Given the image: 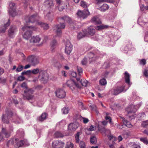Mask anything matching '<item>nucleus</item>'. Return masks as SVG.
Wrapping results in <instances>:
<instances>
[{"instance_id":"5701e85b","label":"nucleus","mask_w":148,"mask_h":148,"mask_svg":"<svg viewBox=\"0 0 148 148\" xmlns=\"http://www.w3.org/2000/svg\"><path fill=\"white\" fill-rule=\"evenodd\" d=\"M90 22L95 24H100L102 23L100 19L97 16L93 17L91 19Z\"/></svg>"},{"instance_id":"20e7f679","label":"nucleus","mask_w":148,"mask_h":148,"mask_svg":"<svg viewBox=\"0 0 148 148\" xmlns=\"http://www.w3.org/2000/svg\"><path fill=\"white\" fill-rule=\"evenodd\" d=\"M30 28L34 30H36L37 29L36 27L32 26H28L25 25L22 27V29L23 31L27 30L23 35V38L26 40H28L31 37L32 35V31L30 30Z\"/></svg>"},{"instance_id":"49530a36","label":"nucleus","mask_w":148,"mask_h":148,"mask_svg":"<svg viewBox=\"0 0 148 148\" xmlns=\"http://www.w3.org/2000/svg\"><path fill=\"white\" fill-rule=\"evenodd\" d=\"M14 144V140L12 139L9 140L7 142L6 144L7 146L8 147L10 146L13 145Z\"/></svg>"},{"instance_id":"79ce46f5","label":"nucleus","mask_w":148,"mask_h":148,"mask_svg":"<svg viewBox=\"0 0 148 148\" xmlns=\"http://www.w3.org/2000/svg\"><path fill=\"white\" fill-rule=\"evenodd\" d=\"M78 74H77L76 72V73L78 77H81V75L83 71L82 68L80 67H77Z\"/></svg>"},{"instance_id":"3c124183","label":"nucleus","mask_w":148,"mask_h":148,"mask_svg":"<svg viewBox=\"0 0 148 148\" xmlns=\"http://www.w3.org/2000/svg\"><path fill=\"white\" fill-rule=\"evenodd\" d=\"M99 83L101 85L103 86L106 85L107 84V82L106 79H105L103 78L100 80Z\"/></svg>"},{"instance_id":"f257e3e1","label":"nucleus","mask_w":148,"mask_h":148,"mask_svg":"<svg viewBox=\"0 0 148 148\" xmlns=\"http://www.w3.org/2000/svg\"><path fill=\"white\" fill-rule=\"evenodd\" d=\"M125 82L128 86V88L125 89V84H124L122 86H119L113 88L111 90L112 94L115 95H117L122 92H125L130 87L132 83L130 82V75L126 71L124 73Z\"/></svg>"},{"instance_id":"1a4fd4ad","label":"nucleus","mask_w":148,"mask_h":148,"mask_svg":"<svg viewBox=\"0 0 148 148\" xmlns=\"http://www.w3.org/2000/svg\"><path fill=\"white\" fill-rule=\"evenodd\" d=\"M65 27V25L64 23H60V24L55 25L53 27V29L56 33L57 36L59 37L62 34L61 29H64Z\"/></svg>"},{"instance_id":"c85d7f7f","label":"nucleus","mask_w":148,"mask_h":148,"mask_svg":"<svg viewBox=\"0 0 148 148\" xmlns=\"http://www.w3.org/2000/svg\"><path fill=\"white\" fill-rule=\"evenodd\" d=\"M121 118L123 119V124L126 127L129 128H131L132 126L130 122L128 121L126 119L124 118L123 117H121Z\"/></svg>"},{"instance_id":"603ef678","label":"nucleus","mask_w":148,"mask_h":148,"mask_svg":"<svg viewBox=\"0 0 148 148\" xmlns=\"http://www.w3.org/2000/svg\"><path fill=\"white\" fill-rule=\"evenodd\" d=\"M69 109L68 108H64L62 110V111L63 114H66L69 112Z\"/></svg>"},{"instance_id":"f3484780","label":"nucleus","mask_w":148,"mask_h":148,"mask_svg":"<svg viewBox=\"0 0 148 148\" xmlns=\"http://www.w3.org/2000/svg\"><path fill=\"white\" fill-rule=\"evenodd\" d=\"M125 47H124V49L123 47L121 49L123 52L127 53L130 51V49L131 47L132 42L129 40H126L125 42Z\"/></svg>"},{"instance_id":"69168bd1","label":"nucleus","mask_w":148,"mask_h":148,"mask_svg":"<svg viewBox=\"0 0 148 148\" xmlns=\"http://www.w3.org/2000/svg\"><path fill=\"white\" fill-rule=\"evenodd\" d=\"M146 64V60L144 59L140 60V64L141 65H144Z\"/></svg>"},{"instance_id":"6ab92c4d","label":"nucleus","mask_w":148,"mask_h":148,"mask_svg":"<svg viewBox=\"0 0 148 148\" xmlns=\"http://www.w3.org/2000/svg\"><path fill=\"white\" fill-rule=\"evenodd\" d=\"M56 96L59 98H64L66 96V92L63 89H58L55 92Z\"/></svg>"},{"instance_id":"9b49d317","label":"nucleus","mask_w":148,"mask_h":148,"mask_svg":"<svg viewBox=\"0 0 148 148\" xmlns=\"http://www.w3.org/2000/svg\"><path fill=\"white\" fill-rule=\"evenodd\" d=\"M70 74V79L67 81L66 84L67 86L69 87L72 90H73L74 89V77L73 75H74V72L73 71H70L69 72Z\"/></svg>"},{"instance_id":"052dcab7","label":"nucleus","mask_w":148,"mask_h":148,"mask_svg":"<svg viewBox=\"0 0 148 148\" xmlns=\"http://www.w3.org/2000/svg\"><path fill=\"white\" fill-rule=\"evenodd\" d=\"M79 145L80 148H86V145L85 143L82 141H80Z\"/></svg>"},{"instance_id":"2f4dec72","label":"nucleus","mask_w":148,"mask_h":148,"mask_svg":"<svg viewBox=\"0 0 148 148\" xmlns=\"http://www.w3.org/2000/svg\"><path fill=\"white\" fill-rule=\"evenodd\" d=\"M37 23L38 25H40L43 27L44 29H47L49 28V26L48 24L42 22H37Z\"/></svg>"},{"instance_id":"6e6d98bb","label":"nucleus","mask_w":148,"mask_h":148,"mask_svg":"<svg viewBox=\"0 0 148 148\" xmlns=\"http://www.w3.org/2000/svg\"><path fill=\"white\" fill-rule=\"evenodd\" d=\"M41 70L40 69L38 68L34 69L32 71V73L34 74H36L38 73H39Z\"/></svg>"},{"instance_id":"39448f33","label":"nucleus","mask_w":148,"mask_h":148,"mask_svg":"<svg viewBox=\"0 0 148 148\" xmlns=\"http://www.w3.org/2000/svg\"><path fill=\"white\" fill-rule=\"evenodd\" d=\"M120 37L119 35H117L111 34L109 36V39H108L107 45L108 47H112L114 46L115 44V42L117 41Z\"/></svg>"},{"instance_id":"9d476101","label":"nucleus","mask_w":148,"mask_h":148,"mask_svg":"<svg viewBox=\"0 0 148 148\" xmlns=\"http://www.w3.org/2000/svg\"><path fill=\"white\" fill-rule=\"evenodd\" d=\"M90 14V13L88 9L84 10L83 11L79 10L77 13L78 17L82 19L87 18Z\"/></svg>"},{"instance_id":"423d86ee","label":"nucleus","mask_w":148,"mask_h":148,"mask_svg":"<svg viewBox=\"0 0 148 148\" xmlns=\"http://www.w3.org/2000/svg\"><path fill=\"white\" fill-rule=\"evenodd\" d=\"M14 141L15 143L14 145L15 148H18L23 146L25 147L29 145V143L28 142L27 140L25 139L19 140L18 138H16Z\"/></svg>"},{"instance_id":"e2e57ef3","label":"nucleus","mask_w":148,"mask_h":148,"mask_svg":"<svg viewBox=\"0 0 148 148\" xmlns=\"http://www.w3.org/2000/svg\"><path fill=\"white\" fill-rule=\"evenodd\" d=\"M144 40L145 42L148 43V31L146 32L145 33Z\"/></svg>"},{"instance_id":"c03bdc74","label":"nucleus","mask_w":148,"mask_h":148,"mask_svg":"<svg viewBox=\"0 0 148 148\" xmlns=\"http://www.w3.org/2000/svg\"><path fill=\"white\" fill-rule=\"evenodd\" d=\"M54 136L56 138H62L64 136L62 133L58 131L56 132L55 133Z\"/></svg>"},{"instance_id":"7ed1b4c3","label":"nucleus","mask_w":148,"mask_h":148,"mask_svg":"<svg viewBox=\"0 0 148 148\" xmlns=\"http://www.w3.org/2000/svg\"><path fill=\"white\" fill-rule=\"evenodd\" d=\"M102 55L97 49H95L93 51L89 53L87 55L90 63L96 60L99 58L102 57Z\"/></svg>"},{"instance_id":"4d7b16f0","label":"nucleus","mask_w":148,"mask_h":148,"mask_svg":"<svg viewBox=\"0 0 148 148\" xmlns=\"http://www.w3.org/2000/svg\"><path fill=\"white\" fill-rule=\"evenodd\" d=\"M81 117H82L79 114V113L76 114L75 115V120H79L80 121H81Z\"/></svg>"},{"instance_id":"5fc2aeb1","label":"nucleus","mask_w":148,"mask_h":148,"mask_svg":"<svg viewBox=\"0 0 148 148\" xmlns=\"http://www.w3.org/2000/svg\"><path fill=\"white\" fill-rule=\"evenodd\" d=\"M108 113H106V116L105 117V118L106 120H108V121L109 123L111 124L112 123V119L110 117L108 116Z\"/></svg>"},{"instance_id":"8fccbe9b","label":"nucleus","mask_w":148,"mask_h":148,"mask_svg":"<svg viewBox=\"0 0 148 148\" xmlns=\"http://www.w3.org/2000/svg\"><path fill=\"white\" fill-rule=\"evenodd\" d=\"M80 4L81 6L84 8H86L89 6V5L83 1H81Z\"/></svg>"},{"instance_id":"c9c22d12","label":"nucleus","mask_w":148,"mask_h":148,"mask_svg":"<svg viewBox=\"0 0 148 148\" xmlns=\"http://www.w3.org/2000/svg\"><path fill=\"white\" fill-rule=\"evenodd\" d=\"M1 132L3 134H4L6 138L9 137L10 136V134L6 130V129L3 127L2 129Z\"/></svg>"},{"instance_id":"6e6552de","label":"nucleus","mask_w":148,"mask_h":148,"mask_svg":"<svg viewBox=\"0 0 148 148\" xmlns=\"http://www.w3.org/2000/svg\"><path fill=\"white\" fill-rule=\"evenodd\" d=\"M75 78L76 79L77 83L75 82V86L77 88H81V86L80 84L84 86H86L87 85L88 82L86 79H81V77H78L75 72Z\"/></svg>"},{"instance_id":"412c9836","label":"nucleus","mask_w":148,"mask_h":148,"mask_svg":"<svg viewBox=\"0 0 148 148\" xmlns=\"http://www.w3.org/2000/svg\"><path fill=\"white\" fill-rule=\"evenodd\" d=\"M72 49V46L70 42L68 41L66 45V47L65 49V52L66 54H69Z\"/></svg>"},{"instance_id":"0eeeda50","label":"nucleus","mask_w":148,"mask_h":148,"mask_svg":"<svg viewBox=\"0 0 148 148\" xmlns=\"http://www.w3.org/2000/svg\"><path fill=\"white\" fill-rule=\"evenodd\" d=\"M38 16L37 13L31 16H28L26 17L24 21V23L25 25H28L29 23H34L35 21L36 22V24L38 25L37 23V22H38L36 20L38 18Z\"/></svg>"},{"instance_id":"4c0bfd02","label":"nucleus","mask_w":148,"mask_h":148,"mask_svg":"<svg viewBox=\"0 0 148 148\" xmlns=\"http://www.w3.org/2000/svg\"><path fill=\"white\" fill-rule=\"evenodd\" d=\"M109 8L108 5L106 4H103L100 8V10L102 12H104Z\"/></svg>"},{"instance_id":"a878e982","label":"nucleus","mask_w":148,"mask_h":148,"mask_svg":"<svg viewBox=\"0 0 148 148\" xmlns=\"http://www.w3.org/2000/svg\"><path fill=\"white\" fill-rule=\"evenodd\" d=\"M41 38L38 36H33L30 40V42L33 43L39 42L40 41Z\"/></svg>"},{"instance_id":"bf43d9fd","label":"nucleus","mask_w":148,"mask_h":148,"mask_svg":"<svg viewBox=\"0 0 148 148\" xmlns=\"http://www.w3.org/2000/svg\"><path fill=\"white\" fill-rule=\"evenodd\" d=\"M73 145L71 142H68L66 145L65 148H73Z\"/></svg>"},{"instance_id":"de8ad7c7","label":"nucleus","mask_w":148,"mask_h":148,"mask_svg":"<svg viewBox=\"0 0 148 148\" xmlns=\"http://www.w3.org/2000/svg\"><path fill=\"white\" fill-rule=\"evenodd\" d=\"M86 34L85 33H83L81 32L79 33L78 34L77 36V38L79 39H80L86 36Z\"/></svg>"},{"instance_id":"a19ab883","label":"nucleus","mask_w":148,"mask_h":148,"mask_svg":"<svg viewBox=\"0 0 148 148\" xmlns=\"http://www.w3.org/2000/svg\"><path fill=\"white\" fill-rule=\"evenodd\" d=\"M56 3L59 5L58 10L60 11L63 10V9L64 8V7L63 6H61V0H56Z\"/></svg>"},{"instance_id":"37998d69","label":"nucleus","mask_w":148,"mask_h":148,"mask_svg":"<svg viewBox=\"0 0 148 148\" xmlns=\"http://www.w3.org/2000/svg\"><path fill=\"white\" fill-rule=\"evenodd\" d=\"M17 135L18 136H20L23 137L24 135V131L23 129H20L17 131Z\"/></svg>"},{"instance_id":"338daca9","label":"nucleus","mask_w":148,"mask_h":148,"mask_svg":"<svg viewBox=\"0 0 148 148\" xmlns=\"http://www.w3.org/2000/svg\"><path fill=\"white\" fill-rule=\"evenodd\" d=\"M87 59L85 57L83 60L82 61V64L83 65H85L87 63Z\"/></svg>"},{"instance_id":"7c9ffc66","label":"nucleus","mask_w":148,"mask_h":148,"mask_svg":"<svg viewBox=\"0 0 148 148\" xmlns=\"http://www.w3.org/2000/svg\"><path fill=\"white\" fill-rule=\"evenodd\" d=\"M60 20L62 21H64L65 23L67 22L70 24L71 23V19L68 16H65L60 18Z\"/></svg>"},{"instance_id":"f03ea898","label":"nucleus","mask_w":148,"mask_h":148,"mask_svg":"<svg viewBox=\"0 0 148 148\" xmlns=\"http://www.w3.org/2000/svg\"><path fill=\"white\" fill-rule=\"evenodd\" d=\"M142 104L141 102H140L136 106L133 104L130 105L125 108V111L127 112L128 116L130 119H132L135 118L136 116L135 113L141 106Z\"/></svg>"},{"instance_id":"473e14b6","label":"nucleus","mask_w":148,"mask_h":148,"mask_svg":"<svg viewBox=\"0 0 148 148\" xmlns=\"http://www.w3.org/2000/svg\"><path fill=\"white\" fill-rule=\"evenodd\" d=\"M13 117L14 119H13L12 121L16 124L20 123L22 122V120L18 116L16 115Z\"/></svg>"},{"instance_id":"ddd939ff","label":"nucleus","mask_w":148,"mask_h":148,"mask_svg":"<svg viewBox=\"0 0 148 148\" xmlns=\"http://www.w3.org/2000/svg\"><path fill=\"white\" fill-rule=\"evenodd\" d=\"M39 77L44 83L47 82L48 78V75L45 71L41 70L39 75Z\"/></svg>"},{"instance_id":"864d4df0","label":"nucleus","mask_w":148,"mask_h":148,"mask_svg":"<svg viewBox=\"0 0 148 148\" xmlns=\"http://www.w3.org/2000/svg\"><path fill=\"white\" fill-rule=\"evenodd\" d=\"M108 113H106V116L105 117V118L106 120H108V121L109 123L111 124L112 123V119L110 117L108 116Z\"/></svg>"},{"instance_id":"774afa93","label":"nucleus","mask_w":148,"mask_h":148,"mask_svg":"<svg viewBox=\"0 0 148 148\" xmlns=\"http://www.w3.org/2000/svg\"><path fill=\"white\" fill-rule=\"evenodd\" d=\"M143 75L145 77H148V70L147 69H145L143 72Z\"/></svg>"},{"instance_id":"4468645a","label":"nucleus","mask_w":148,"mask_h":148,"mask_svg":"<svg viewBox=\"0 0 148 148\" xmlns=\"http://www.w3.org/2000/svg\"><path fill=\"white\" fill-rule=\"evenodd\" d=\"M12 115V113L10 111L8 110L5 111V113L3 114L2 119V121L5 123H9L8 120Z\"/></svg>"},{"instance_id":"4be33fe9","label":"nucleus","mask_w":148,"mask_h":148,"mask_svg":"<svg viewBox=\"0 0 148 148\" xmlns=\"http://www.w3.org/2000/svg\"><path fill=\"white\" fill-rule=\"evenodd\" d=\"M10 24V20L9 19L7 23L5 24L4 25H1L0 27V33H4Z\"/></svg>"},{"instance_id":"58836bf2","label":"nucleus","mask_w":148,"mask_h":148,"mask_svg":"<svg viewBox=\"0 0 148 148\" xmlns=\"http://www.w3.org/2000/svg\"><path fill=\"white\" fill-rule=\"evenodd\" d=\"M82 134L81 132H78L75 135V142L77 143H79V137L80 135Z\"/></svg>"},{"instance_id":"b1692460","label":"nucleus","mask_w":148,"mask_h":148,"mask_svg":"<svg viewBox=\"0 0 148 148\" xmlns=\"http://www.w3.org/2000/svg\"><path fill=\"white\" fill-rule=\"evenodd\" d=\"M87 34H88L89 35L92 36L95 33V27L93 26H90L88 27L87 29Z\"/></svg>"},{"instance_id":"2eb2a0df","label":"nucleus","mask_w":148,"mask_h":148,"mask_svg":"<svg viewBox=\"0 0 148 148\" xmlns=\"http://www.w3.org/2000/svg\"><path fill=\"white\" fill-rule=\"evenodd\" d=\"M34 91L31 89H29L24 91V94L23 95L24 99L29 100L32 99L33 96L32 95Z\"/></svg>"},{"instance_id":"13d9d810","label":"nucleus","mask_w":148,"mask_h":148,"mask_svg":"<svg viewBox=\"0 0 148 148\" xmlns=\"http://www.w3.org/2000/svg\"><path fill=\"white\" fill-rule=\"evenodd\" d=\"M79 106V107L80 109L82 110H84V107L83 103L80 101H78L77 102Z\"/></svg>"},{"instance_id":"aec40b11","label":"nucleus","mask_w":148,"mask_h":148,"mask_svg":"<svg viewBox=\"0 0 148 148\" xmlns=\"http://www.w3.org/2000/svg\"><path fill=\"white\" fill-rule=\"evenodd\" d=\"M64 143L58 140L54 141L52 143V146L53 148H60L63 147Z\"/></svg>"},{"instance_id":"72a5a7b5","label":"nucleus","mask_w":148,"mask_h":148,"mask_svg":"<svg viewBox=\"0 0 148 148\" xmlns=\"http://www.w3.org/2000/svg\"><path fill=\"white\" fill-rule=\"evenodd\" d=\"M47 116L48 114L47 113L45 112L42 113L39 117L38 120L41 122L47 119Z\"/></svg>"},{"instance_id":"680f3d73","label":"nucleus","mask_w":148,"mask_h":148,"mask_svg":"<svg viewBox=\"0 0 148 148\" xmlns=\"http://www.w3.org/2000/svg\"><path fill=\"white\" fill-rule=\"evenodd\" d=\"M141 125L142 127H146L148 125V120L143 122Z\"/></svg>"},{"instance_id":"cd10ccee","label":"nucleus","mask_w":148,"mask_h":148,"mask_svg":"<svg viewBox=\"0 0 148 148\" xmlns=\"http://www.w3.org/2000/svg\"><path fill=\"white\" fill-rule=\"evenodd\" d=\"M53 15L52 12H49L45 16V18L51 21L53 18Z\"/></svg>"},{"instance_id":"e433bc0d","label":"nucleus","mask_w":148,"mask_h":148,"mask_svg":"<svg viewBox=\"0 0 148 148\" xmlns=\"http://www.w3.org/2000/svg\"><path fill=\"white\" fill-rule=\"evenodd\" d=\"M58 45V43L55 40H53L51 42L50 46L51 49L53 50Z\"/></svg>"},{"instance_id":"dca6fc26","label":"nucleus","mask_w":148,"mask_h":148,"mask_svg":"<svg viewBox=\"0 0 148 148\" xmlns=\"http://www.w3.org/2000/svg\"><path fill=\"white\" fill-rule=\"evenodd\" d=\"M26 62L31 63L33 65H35L38 63L37 58L34 56H29L26 59Z\"/></svg>"},{"instance_id":"393cba45","label":"nucleus","mask_w":148,"mask_h":148,"mask_svg":"<svg viewBox=\"0 0 148 148\" xmlns=\"http://www.w3.org/2000/svg\"><path fill=\"white\" fill-rule=\"evenodd\" d=\"M44 5L48 8H52L53 7L54 5L52 0H46L44 3Z\"/></svg>"},{"instance_id":"f704fd0d","label":"nucleus","mask_w":148,"mask_h":148,"mask_svg":"<svg viewBox=\"0 0 148 148\" xmlns=\"http://www.w3.org/2000/svg\"><path fill=\"white\" fill-rule=\"evenodd\" d=\"M108 26L106 25H99L96 26L95 28L98 30H101L103 29L107 28Z\"/></svg>"},{"instance_id":"a18cd8bd","label":"nucleus","mask_w":148,"mask_h":148,"mask_svg":"<svg viewBox=\"0 0 148 148\" xmlns=\"http://www.w3.org/2000/svg\"><path fill=\"white\" fill-rule=\"evenodd\" d=\"M90 140L91 143L92 144H95L97 143V138L94 136L91 137Z\"/></svg>"},{"instance_id":"f8f14e48","label":"nucleus","mask_w":148,"mask_h":148,"mask_svg":"<svg viewBox=\"0 0 148 148\" xmlns=\"http://www.w3.org/2000/svg\"><path fill=\"white\" fill-rule=\"evenodd\" d=\"M9 8L8 11L10 15L12 17L15 16L17 13L16 11V7L14 3L10 2L9 3Z\"/></svg>"},{"instance_id":"ea45409f","label":"nucleus","mask_w":148,"mask_h":148,"mask_svg":"<svg viewBox=\"0 0 148 148\" xmlns=\"http://www.w3.org/2000/svg\"><path fill=\"white\" fill-rule=\"evenodd\" d=\"M68 130L69 132H72L74 131V124L73 123H70L68 127Z\"/></svg>"},{"instance_id":"0e129e2a","label":"nucleus","mask_w":148,"mask_h":148,"mask_svg":"<svg viewBox=\"0 0 148 148\" xmlns=\"http://www.w3.org/2000/svg\"><path fill=\"white\" fill-rule=\"evenodd\" d=\"M81 121L83 120V122L84 124L87 123L89 121L88 119L87 118L82 117H81Z\"/></svg>"},{"instance_id":"c756f323","label":"nucleus","mask_w":148,"mask_h":148,"mask_svg":"<svg viewBox=\"0 0 148 148\" xmlns=\"http://www.w3.org/2000/svg\"><path fill=\"white\" fill-rule=\"evenodd\" d=\"M147 0H139V3L140 5V8L141 10L143 11L144 9L148 10V5L144 6L143 4L142 3L143 2H145Z\"/></svg>"},{"instance_id":"bb28decb","label":"nucleus","mask_w":148,"mask_h":148,"mask_svg":"<svg viewBox=\"0 0 148 148\" xmlns=\"http://www.w3.org/2000/svg\"><path fill=\"white\" fill-rule=\"evenodd\" d=\"M103 130L104 132L105 133H108L109 134V135H108L107 136V137L109 139L111 140L113 138L114 136L112 135L111 134L110 131L109 129L103 128Z\"/></svg>"},{"instance_id":"a211bd4d","label":"nucleus","mask_w":148,"mask_h":148,"mask_svg":"<svg viewBox=\"0 0 148 148\" xmlns=\"http://www.w3.org/2000/svg\"><path fill=\"white\" fill-rule=\"evenodd\" d=\"M17 31V29L15 26H11L8 31L9 36L11 38H13L14 36L15 33Z\"/></svg>"},{"instance_id":"09e8293b","label":"nucleus","mask_w":148,"mask_h":148,"mask_svg":"<svg viewBox=\"0 0 148 148\" xmlns=\"http://www.w3.org/2000/svg\"><path fill=\"white\" fill-rule=\"evenodd\" d=\"M140 139L141 141L143 143L145 144L146 145L148 144V140L147 138L142 137L140 138Z\"/></svg>"}]
</instances>
